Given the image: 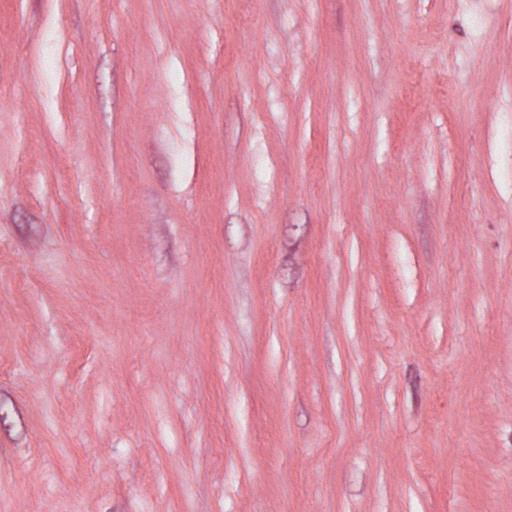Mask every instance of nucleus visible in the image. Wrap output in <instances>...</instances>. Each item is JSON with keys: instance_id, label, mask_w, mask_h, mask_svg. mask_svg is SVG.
I'll return each mask as SVG.
<instances>
[{"instance_id": "f257e3e1", "label": "nucleus", "mask_w": 512, "mask_h": 512, "mask_svg": "<svg viewBox=\"0 0 512 512\" xmlns=\"http://www.w3.org/2000/svg\"><path fill=\"white\" fill-rule=\"evenodd\" d=\"M11 222L16 230L18 240L29 251L38 250L44 240V223L30 214L23 205H14Z\"/></svg>"}, {"instance_id": "f03ea898", "label": "nucleus", "mask_w": 512, "mask_h": 512, "mask_svg": "<svg viewBox=\"0 0 512 512\" xmlns=\"http://www.w3.org/2000/svg\"><path fill=\"white\" fill-rule=\"evenodd\" d=\"M117 76L114 68L99 61L95 70V88L101 108L113 107L118 101Z\"/></svg>"}, {"instance_id": "7ed1b4c3", "label": "nucleus", "mask_w": 512, "mask_h": 512, "mask_svg": "<svg viewBox=\"0 0 512 512\" xmlns=\"http://www.w3.org/2000/svg\"><path fill=\"white\" fill-rule=\"evenodd\" d=\"M248 233V225L244 218L239 215H230L227 218L223 234L231 252H238L246 248Z\"/></svg>"}, {"instance_id": "20e7f679", "label": "nucleus", "mask_w": 512, "mask_h": 512, "mask_svg": "<svg viewBox=\"0 0 512 512\" xmlns=\"http://www.w3.org/2000/svg\"><path fill=\"white\" fill-rule=\"evenodd\" d=\"M302 254L285 252L282 263L278 268V277L283 285L293 286L302 273V266L304 264Z\"/></svg>"}, {"instance_id": "39448f33", "label": "nucleus", "mask_w": 512, "mask_h": 512, "mask_svg": "<svg viewBox=\"0 0 512 512\" xmlns=\"http://www.w3.org/2000/svg\"><path fill=\"white\" fill-rule=\"evenodd\" d=\"M150 248L155 257H161L162 259L167 257L168 261L171 262L172 236L164 224H161L159 229L151 234Z\"/></svg>"}, {"instance_id": "423d86ee", "label": "nucleus", "mask_w": 512, "mask_h": 512, "mask_svg": "<svg viewBox=\"0 0 512 512\" xmlns=\"http://www.w3.org/2000/svg\"><path fill=\"white\" fill-rule=\"evenodd\" d=\"M149 150L150 164L155 170L157 181L163 189H168L170 187V163L168 159L158 151L155 144L151 143Z\"/></svg>"}, {"instance_id": "0eeeda50", "label": "nucleus", "mask_w": 512, "mask_h": 512, "mask_svg": "<svg viewBox=\"0 0 512 512\" xmlns=\"http://www.w3.org/2000/svg\"><path fill=\"white\" fill-rule=\"evenodd\" d=\"M308 228L304 226H291L284 222L283 229V248L285 252H291L304 255V247L300 246L301 241L307 235Z\"/></svg>"}, {"instance_id": "6e6552de", "label": "nucleus", "mask_w": 512, "mask_h": 512, "mask_svg": "<svg viewBox=\"0 0 512 512\" xmlns=\"http://www.w3.org/2000/svg\"><path fill=\"white\" fill-rule=\"evenodd\" d=\"M406 382L411 387L413 408L416 410L420 405V375L416 365H408Z\"/></svg>"}, {"instance_id": "1a4fd4ad", "label": "nucleus", "mask_w": 512, "mask_h": 512, "mask_svg": "<svg viewBox=\"0 0 512 512\" xmlns=\"http://www.w3.org/2000/svg\"><path fill=\"white\" fill-rule=\"evenodd\" d=\"M291 226H304V228H308L309 225V215L307 210L304 207L297 206L290 208L287 211L286 219L284 221Z\"/></svg>"}, {"instance_id": "9d476101", "label": "nucleus", "mask_w": 512, "mask_h": 512, "mask_svg": "<svg viewBox=\"0 0 512 512\" xmlns=\"http://www.w3.org/2000/svg\"><path fill=\"white\" fill-rule=\"evenodd\" d=\"M344 481L348 492L351 494H359L364 489V474L360 471H346L344 473Z\"/></svg>"}, {"instance_id": "9b49d317", "label": "nucleus", "mask_w": 512, "mask_h": 512, "mask_svg": "<svg viewBox=\"0 0 512 512\" xmlns=\"http://www.w3.org/2000/svg\"><path fill=\"white\" fill-rule=\"evenodd\" d=\"M41 2L42 0H32V12L30 15L29 23L32 25H29V38H28V44L32 41L33 38L36 37V34L32 31L35 27H37L40 24L41 21Z\"/></svg>"}, {"instance_id": "f8f14e48", "label": "nucleus", "mask_w": 512, "mask_h": 512, "mask_svg": "<svg viewBox=\"0 0 512 512\" xmlns=\"http://www.w3.org/2000/svg\"><path fill=\"white\" fill-rule=\"evenodd\" d=\"M11 442H19L21 441L26 434V428L23 420L17 423H11V425H6L3 429Z\"/></svg>"}, {"instance_id": "ddd939ff", "label": "nucleus", "mask_w": 512, "mask_h": 512, "mask_svg": "<svg viewBox=\"0 0 512 512\" xmlns=\"http://www.w3.org/2000/svg\"><path fill=\"white\" fill-rule=\"evenodd\" d=\"M419 245L426 257L429 260L432 257V253L434 250V243L430 238V234L425 232L423 229L421 230Z\"/></svg>"}, {"instance_id": "4468645a", "label": "nucleus", "mask_w": 512, "mask_h": 512, "mask_svg": "<svg viewBox=\"0 0 512 512\" xmlns=\"http://www.w3.org/2000/svg\"><path fill=\"white\" fill-rule=\"evenodd\" d=\"M22 420V415L17 407L13 408L10 411H5V413L0 414V422L3 429L6 427V425L10 426L11 423H17Z\"/></svg>"}, {"instance_id": "2eb2a0df", "label": "nucleus", "mask_w": 512, "mask_h": 512, "mask_svg": "<svg viewBox=\"0 0 512 512\" xmlns=\"http://www.w3.org/2000/svg\"><path fill=\"white\" fill-rule=\"evenodd\" d=\"M17 407L15 400L5 391H0V414Z\"/></svg>"}, {"instance_id": "dca6fc26", "label": "nucleus", "mask_w": 512, "mask_h": 512, "mask_svg": "<svg viewBox=\"0 0 512 512\" xmlns=\"http://www.w3.org/2000/svg\"><path fill=\"white\" fill-rule=\"evenodd\" d=\"M300 408L301 410L297 412L295 423L298 427L304 428L309 423V416L302 402H300Z\"/></svg>"}, {"instance_id": "f3484780", "label": "nucleus", "mask_w": 512, "mask_h": 512, "mask_svg": "<svg viewBox=\"0 0 512 512\" xmlns=\"http://www.w3.org/2000/svg\"><path fill=\"white\" fill-rule=\"evenodd\" d=\"M452 31L460 36H464V29L459 22L452 25Z\"/></svg>"}, {"instance_id": "a211bd4d", "label": "nucleus", "mask_w": 512, "mask_h": 512, "mask_svg": "<svg viewBox=\"0 0 512 512\" xmlns=\"http://www.w3.org/2000/svg\"><path fill=\"white\" fill-rule=\"evenodd\" d=\"M108 512H121L117 507H112Z\"/></svg>"}, {"instance_id": "6ab92c4d", "label": "nucleus", "mask_w": 512, "mask_h": 512, "mask_svg": "<svg viewBox=\"0 0 512 512\" xmlns=\"http://www.w3.org/2000/svg\"><path fill=\"white\" fill-rule=\"evenodd\" d=\"M498 247H499V243H498V242H493V243H492V248H493V249H496V248H498Z\"/></svg>"}, {"instance_id": "aec40b11", "label": "nucleus", "mask_w": 512, "mask_h": 512, "mask_svg": "<svg viewBox=\"0 0 512 512\" xmlns=\"http://www.w3.org/2000/svg\"><path fill=\"white\" fill-rule=\"evenodd\" d=\"M337 18H338V24H340V22H341V18H340V14H339V13H338V15H337Z\"/></svg>"}, {"instance_id": "412c9836", "label": "nucleus", "mask_w": 512, "mask_h": 512, "mask_svg": "<svg viewBox=\"0 0 512 512\" xmlns=\"http://www.w3.org/2000/svg\"><path fill=\"white\" fill-rule=\"evenodd\" d=\"M489 228H490V229H493V228H494V227H493V224H492L491 222L489 223Z\"/></svg>"}, {"instance_id": "4be33fe9", "label": "nucleus", "mask_w": 512, "mask_h": 512, "mask_svg": "<svg viewBox=\"0 0 512 512\" xmlns=\"http://www.w3.org/2000/svg\"><path fill=\"white\" fill-rule=\"evenodd\" d=\"M509 440H510V442L512 443V431H511V434H510Z\"/></svg>"}]
</instances>
